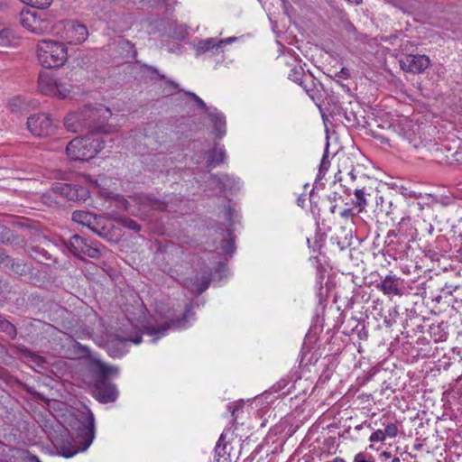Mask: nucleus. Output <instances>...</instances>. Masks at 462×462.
Returning a JSON list of instances; mask_svg holds the SVG:
<instances>
[{
  "label": "nucleus",
  "mask_w": 462,
  "mask_h": 462,
  "mask_svg": "<svg viewBox=\"0 0 462 462\" xmlns=\"http://www.w3.org/2000/svg\"><path fill=\"white\" fill-rule=\"evenodd\" d=\"M383 433L385 437L394 438L397 436L398 428L395 423H389L385 426Z\"/></svg>",
  "instance_id": "39"
},
{
  "label": "nucleus",
  "mask_w": 462,
  "mask_h": 462,
  "mask_svg": "<svg viewBox=\"0 0 462 462\" xmlns=\"http://www.w3.org/2000/svg\"><path fill=\"white\" fill-rule=\"evenodd\" d=\"M355 196L356 199L355 205L359 208V211H362L366 206L364 189H356L355 190Z\"/></svg>",
  "instance_id": "35"
},
{
  "label": "nucleus",
  "mask_w": 462,
  "mask_h": 462,
  "mask_svg": "<svg viewBox=\"0 0 462 462\" xmlns=\"http://www.w3.org/2000/svg\"><path fill=\"white\" fill-rule=\"evenodd\" d=\"M121 341H129L134 344H139L142 342V333L135 332L134 334H129L120 339Z\"/></svg>",
  "instance_id": "40"
},
{
  "label": "nucleus",
  "mask_w": 462,
  "mask_h": 462,
  "mask_svg": "<svg viewBox=\"0 0 462 462\" xmlns=\"http://www.w3.org/2000/svg\"><path fill=\"white\" fill-rule=\"evenodd\" d=\"M86 116L83 106L77 111L69 113L64 118V125L66 129L72 133L87 131Z\"/></svg>",
  "instance_id": "13"
},
{
  "label": "nucleus",
  "mask_w": 462,
  "mask_h": 462,
  "mask_svg": "<svg viewBox=\"0 0 462 462\" xmlns=\"http://www.w3.org/2000/svg\"><path fill=\"white\" fill-rule=\"evenodd\" d=\"M299 85L306 91L310 97L314 99L315 93V82L314 79L310 75H305L302 79L299 82Z\"/></svg>",
  "instance_id": "27"
},
{
  "label": "nucleus",
  "mask_w": 462,
  "mask_h": 462,
  "mask_svg": "<svg viewBox=\"0 0 462 462\" xmlns=\"http://www.w3.org/2000/svg\"><path fill=\"white\" fill-rule=\"evenodd\" d=\"M80 348L86 354H89V352H90L89 348L86 346H80Z\"/></svg>",
  "instance_id": "59"
},
{
  "label": "nucleus",
  "mask_w": 462,
  "mask_h": 462,
  "mask_svg": "<svg viewBox=\"0 0 462 462\" xmlns=\"http://www.w3.org/2000/svg\"><path fill=\"white\" fill-rule=\"evenodd\" d=\"M166 83L171 87H173L174 88H179V84L172 81V80H170V79H167L166 80Z\"/></svg>",
  "instance_id": "58"
},
{
  "label": "nucleus",
  "mask_w": 462,
  "mask_h": 462,
  "mask_svg": "<svg viewBox=\"0 0 462 462\" xmlns=\"http://www.w3.org/2000/svg\"><path fill=\"white\" fill-rule=\"evenodd\" d=\"M23 3L29 5V0H21Z\"/></svg>",
  "instance_id": "63"
},
{
  "label": "nucleus",
  "mask_w": 462,
  "mask_h": 462,
  "mask_svg": "<svg viewBox=\"0 0 462 462\" xmlns=\"http://www.w3.org/2000/svg\"><path fill=\"white\" fill-rule=\"evenodd\" d=\"M143 68L151 73V75H155L160 77L161 79H166L165 76L162 74H160L158 69L155 67L144 65Z\"/></svg>",
  "instance_id": "46"
},
{
  "label": "nucleus",
  "mask_w": 462,
  "mask_h": 462,
  "mask_svg": "<svg viewBox=\"0 0 462 462\" xmlns=\"http://www.w3.org/2000/svg\"><path fill=\"white\" fill-rule=\"evenodd\" d=\"M52 0H29V5L39 8L45 9L51 5Z\"/></svg>",
  "instance_id": "38"
},
{
  "label": "nucleus",
  "mask_w": 462,
  "mask_h": 462,
  "mask_svg": "<svg viewBox=\"0 0 462 462\" xmlns=\"http://www.w3.org/2000/svg\"><path fill=\"white\" fill-rule=\"evenodd\" d=\"M224 439H225L224 434H221V435H220V437H219V439H218V441H217V443H220V444H222V442L224 441Z\"/></svg>",
  "instance_id": "61"
},
{
  "label": "nucleus",
  "mask_w": 462,
  "mask_h": 462,
  "mask_svg": "<svg viewBox=\"0 0 462 462\" xmlns=\"http://www.w3.org/2000/svg\"><path fill=\"white\" fill-rule=\"evenodd\" d=\"M385 434L382 430H377L376 431L373 432L369 438V440L371 442H382L385 439Z\"/></svg>",
  "instance_id": "41"
},
{
  "label": "nucleus",
  "mask_w": 462,
  "mask_h": 462,
  "mask_svg": "<svg viewBox=\"0 0 462 462\" xmlns=\"http://www.w3.org/2000/svg\"><path fill=\"white\" fill-rule=\"evenodd\" d=\"M15 240L14 232L8 226L0 224V244H13Z\"/></svg>",
  "instance_id": "28"
},
{
  "label": "nucleus",
  "mask_w": 462,
  "mask_h": 462,
  "mask_svg": "<svg viewBox=\"0 0 462 462\" xmlns=\"http://www.w3.org/2000/svg\"><path fill=\"white\" fill-rule=\"evenodd\" d=\"M402 137L404 142L411 145L414 149H419L423 145V141L420 136L417 135L415 131L412 129L411 123H406L401 128Z\"/></svg>",
  "instance_id": "19"
},
{
  "label": "nucleus",
  "mask_w": 462,
  "mask_h": 462,
  "mask_svg": "<svg viewBox=\"0 0 462 462\" xmlns=\"http://www.w3.org/2000/svg\"><path fill=\"white\" fill-rule=\"evenodd\" d=\"M124 227H126L135 232L141 231V226L134 219L130 217H122L118 221Z\"/></svg>",
  "instance_id": "34"
},
{
  "label": "nucleus",
  "mask_w": 462,
  "mask_h": 462,
  "mask_svg": "<svg viewBox=\"0 0 462 462\" xmlns=\"http://www.w3.org/2000/svg\"><path fill=\"white\" fill-rule=\"evenodd\" d=\"M84 113L89 116H86L87 131L92 134H112L117 131V127L112 124H108L112 112L109 108L102 105L83 106Z\"/></svg>",
  "instance_id": "4"
},
{
  "label": "nucleus",
  "mask_w": 462,
  "mask_h": 462,
  "mask_svg": "<svg viewBox=\"0 0 462 462\" xmlns=\"http://www.w3.org/2000/svg\"><path fill=\"white\" fill-rule=\"evenodd\" d=\"M28 130L35 136H48L54 132L55 125L46 114H35L27 119Z\"/></svg>",
  "instance_id": "8"
},
{
  "label": "nucleus",
  "mask_w": 462,
  "mask_h": 462,
  "mask_svg": "<svg viewBox=\"0 0 462 462\" xmlns=\"http://www.w3.org/2000/svg\"><path fill=\"white\" fill-rule=\"evenodd\" d=\"M37 58L43 68L61 67L68 59V49L63 42L54 40H41L37 43Z\"/></svg>",
  "instance_id": "2"
},
{
  "label": "nucleus",
  "mask_w": 462,
  "mask_h": 462,
  "mask_svg": "<svg viewBox=\"0 0 462 462\" xmlns=\"http://www.w3.org/2000/svg\"><path fill=\"white\" fill-rule=\"evenodd\" d=\"M193 315L194 313L192 311V307L187 306L185 309V312L180 318L170 319L164 322L163 324L158 326L150 324L146 325L144 326L143 332L150 336H155V337L152 339V342H155L158 338L164 336L170 328H184L187 324L188 318Z\"/></svg>",
  "instance_id": "6"
},
{
  "label": "nucleus",
  "mask_w": 462,
  "mask_h": 462,
  "mask_svg": "<svg viewBox=\"0 0 462 462\" xmlns=\"http://www.w3.org/2000/svg\"><path fill=\"white\" fill-rule=\"evenodd\" d=\"M454 292L453 303H457L458 307H462V288L455 287Z\"/></svg>",
  "instance_id": "44"
},
{
  "label": "nucleus",
  "mask_w": 462,
  "mask_h": 462,
  "mask_svg": "<svg viewBox=\"0 0 462 462\" xmlns=\"http://www.w3.org/2000/svg\"><path fill=\"white\" fill-rule=\"evenodd\" d=\"M211 278L209 275H194L193 277L187 278L184 281V287L191 292H196L198 295L204 292L209 286Z\"/></svg>",
  "instance_id": "15"
},
{
  "label": "nucleus",
  "mask_w": 462,
  "mask_h": 462,
  "mask_svg": "<svg viewBox=\"0 0 462 462\" xmlns=\"http://www.w3.org/2000/svg\"><path fill=\"white\" fill-rule=\"evenodd\" d=\"M93 394L99 402L108 403L116 400L118 392L113 383L102 377L95 379Z\"/></svg>",
  "instance_id": "9"
},
{
  "label": "nucleus",
  "mask_w": 462,
  "mask_h": 462,
  "mask_svg": "<svg viewBox=\"0 0 462 462\" xmlns=\"http://www.w3.org/2000/svg\"><path fill=\"white\" fill-rule=\"evenodd\" d=\"M393 462H399V458L398 457H395Z\"/></svg>",
  "instance_id": "64"
},
{
  "label": "nucleus",
  "mask_w": 462,
  "mask_h": 462,
  "mask_svg": "<svg viewBox=\"0 0 462 462\" xmlns=\"http://www.w3.org/2000/svg\"><path fill=\"white\" fill-rule=\"evenodd\" d=\"M5 271L10 274L23 276L26 275L30 267L24 263L23 261H15L10 256V262L5 265Z\"/></svg>",
  "instance_id": "23"
},
{
  "label": "nucleus",
  "mask_w": 462,
  "mask_h": 462,
  "mask_svg": "<svg viewBox=\"0 0 462 462\" xmlns=\"http://www.w3.org/2000/svg\"><path fill=\"white\" fill-rule=\"evenodd\" d=\"M10 262V256L4 250H0V266L5 268L6 263Z\"/></svg>",
  "instance_id": "47"
},
{
  "label": "nucleus",
  "mask_w": 462,
  "mask_h": 462,
  "mask_svg": "<svg viewBox=\"0 0 462 462\" xmlns=\"http://www.w3.org/2000/svg\"><path fill=\"white\" fill-rule=\"evenodd\" d=\"M326 159H327V156L324 155L323 158H322L320 166H319V177H320L321 174H323L328 169L329 162L326 161Z\"/></svg>",
  "instance_id": "45"
},
{
  "label": "nucleus",
  "mask_w": 462,
  "mask_h": 462,
  "mask_svg": "<svg viewBox=\"0 0 462 462\" xmlns=\"http://www.w3.org/2000/svg\"><path fill=\"white\" fill-rule=\"evenodd\" d=\"M346 1L351 4H355V5H359L362 2V0H346Z\"/></svg>",
  "instance_id": "60"
},
{
  "label": "nucleus",
  "mask_w": 462,
  "mask_h": 462,
  "mask_svg": "<svg viewBox=\"0 0 462 462\" xmlns=\"http://www.w3.org/2000/svg\"><path fill=\"white\" fill-rule=\"evenodd\" d=\"M83 254L93 259H97L101 256V252L97 247L92 246L88 244Z\"/></svg>",
  "instance_id": "37"
},
{
  "label": "nucleus",
  "mask_w": 462,
  "mask_h": 462,
  "mask_svg": "<svg viewBox=\"0 0 462 462\" xmlns=\"http://www.w3.org/2000/svg\"><path fill=\"white\" fill-rule=\"evenodd\" d=\"M20 22L23 27L36 34H44L51 32L52 29L49 23L41 25L42 21L29 11L21 13Z\"/></svg>",
  "instance_id": "14"
},
{
  "label": "nucleus",
  "mask_w": 462,
  "mask_h": 462,
  "mask_svg": "<svg viewBox=\"0 0 462 462\" xmlns=\"http://www.w3.org/2000/svg\"><path fill=\"white\" fill-rule=\"evenodd\" d=\"M341 216L343 217H354L355 214L353 212V209L352 208H346V209H344L342 212H341Z\"/></svg>",
  "instance_id": "53"
},
{
  "label": "nucleus",
  "mask_w": 462,
  "mask_h": 462,
  "mask_svg": "<svg viewBox=\"0 0 462 462\" xmlns=\"http://www.w3.org/2000/svg\"><path fill=\"white\" fill-rule=\"evenodd\" d=\"M345 118H346V123L350 126H355L356 125L358 124L357 119L356 118V116L352 112L350 113V115L346 114Z\"/></svg>",
  "instance_id": "48"
},
{
  "label": "nucleus",
  "mask_w": 462,
  "mask_h": 462,
  "mask_svg": "<svg viewBox=\"0 0 462 462\" xmlns=\"http://www.w3.org/2000/svg\"><path fill=\"white\" fill-rule=\"evenodd\" d=\"M0 329L12 338L15 337L17 335L15 326L2 316H0Z\"/></svg>",
  "instance_id": "31"
},
{
  "label": "nucleus",
  "mask_w": 462,
  "mask_h": 462,
  "mask_svg": "<svg viewBox=\"0 0 462 462\" xmlns=\"http://www.w3.org/2000/svg\"><path fill=\"white\" fill-rule=\"evenodd\" d=\"M88 36L86 25L77 22H67L64 25L63 39L69 44H81Z\"/></svg>",
  "instance_id": "11"
},
{
  "label": "nucleus",
  "mask_w": 462,
  "mask_h": 462,
  "mask_svg": "<svg viewBox=\"0 0 462 462\" xmlns=\"http://www.w3.org/2000/svg\"><path fill=\"white\" fill-rule=\"evenodd\" d=\"M226 160V151L224 147L218 146L217 143L215 144V147L209 152L208 157V165H218L225 162Z\"/></svg>",
  "instance_id": "24"
},
{
  "label": "nucleus",
  "mask_w": 462,
  "mask_h": 462,
  "mask_svg": "<svg viewBox=\"0 0 462 462\" xmlns=\"http://www.w3.org/2000/svg\"><path fill=\"white\" fill-rule=\"evenodd\" d=\"M38 88L42 94L60 99H65L70 94L69 87L58 80L52 74L47 71H41L39 73Z\"/></svg>",
  "instance_id": "5"
},
{
  "label": "nucleus",
  "mask_w": 462,
  "mask_h": 462,
  "mask_svg": "<svg viewBox=\"0 0 462 462\" xmlns=\"http://www.w3.org/2000/svg\"><path fill=\"white\" fill-rule=\"evenodd\" d=\"M9 43V31L4 28H0V46H6Z\"/></svg>",
  "instance_id": "43"
},
{
  "label": "nucleus",
  "mask_w": 462,
  "mask_h": 462,
  "mask_svg": "<svg viewBox=\"0 0 462 462\" xmlns=\"http://www.w3.org/2000/svg\"><path fill=\"white\" fill-rule=\"evenodd\" d=\"M208 116L213 124L216 136L221 139L226 134V117L217 108L208 111Z\"/></svg>",
  "instance_id": "20"
},
{
  "label": "nucleus",
  "mask_w": 462,
  "mask_h": 462,
  "mask_svg": "<svg viewBox=\"0 0 462 462\" xmlns=\"http://www.w3.org/2000/svg\"><path fill=\"white\" fill-rule=\"evenodd\" d=\"M236 40L235 37H230V38H226V39H224V40H218V42H219V46L221 47L224 43H229V42H232Z\"/></svg>",
  "instance_id": "56"
},
{
  "label": "nucleus",
  "mask_w": 462,
  "mask_h": 462,
  "mask_svg": "<svg viewBox=\"0 0 462 462\" xmlns=\"http://www.w3.org/2000/svg\"><path fill=\"white\" fill-rule=\"evenodd\" d=\"M9 0H0V13L8 8Z\"/></svg>",
  "instance_id": "54"
},
{
  "label": "nucleus",
  "mask_w": 462,
  "mask_h": 462,
  "mask_svg": "<svg viewBox=\"0 0 462 462\" xmlns=\"http://www.w3.org/2000/svg\"><path fill=\"white\" fill-rule=\"evenodd\" d=\"M451 286H445L441 289L440 294L435 297V300L437 302H440L442 300H445L448 304L453 303L454 300V289H451Z\"/></svg>",
  "instance_id": "32"
},
{
  "label": "nucleus",
  "mask_w": 462,
  "mask_h": 462,
  "mask_svg": "<svg viewBox=\"0 0 462 462\" xmlns=\"http://www.w3.org/2000/svg\"><path fill=\"white\" fill-rule=\"evenodd\" d=\"M8 105L12 112H18L23 108V102L19 97L13 98Z\"/></svg>",
  "instance_id": "42"
},
{
  "label": "nucleus",
  "mask_w": 462,
  "mask_h": 462,
  "mask_svg": "<svg viewBox=\"0 0 462 462\" xmlns=\"http://www.w3.org/2000/svg\"><path fill=\"white\" fill-rule=\"evenodd\" d=\"M72 220L78 224L88 226L95 233L100 235V232L96 228L97 215L86 210H75L72 213Z\"/></svg>",
  "instance_id": "17"
},
{
  "label": "nucleus",
  "mask_w": 462,
  "mask_h": 462,
  "mask_svg": "<svg viewBox=\"0 0 462 462\" xmlns=\"http://www.w3.org/2000/svg\"><path fill=\"white\" fill-rule=\"evenodd\" d=\"M209 181L213 189H217L219 192L233 189L236 186L235 179L227 174L211 175Z\"/></svg>",
  "instance_id": "18"
},
{
  "label": "nucleus",
  "mask_w": 462,
  "mask_h": 462,
  "mask_svg": "<svg viewBox=\"0 0 462 462\" xmlns=\"http://www.w3.org/2000/svg\"><path fill=\"white\" fill-rule=\"evenodd\" d=\"M25 462H41L38 457L34 455H29L25 458Z\"/></svg>",
  "instance_id": "55"
},
{
  "label": "nucleus",
  "mask_w": 462,
  "mask_h": 462,
  "mask_svg": "<svg viewBox=\"0 0 462 462\" xmlns=\"http://www.w3.org/2000/svg\"><path fill=\"white\" fill-rule=\"evenodd\" d=\"M226 233L227 238L222 239L220 248L226 256L231 257L236 250L235 238L233 237L230 230H226Z\"/></svg>",
  "instance_id": "25"
},
{
  "label": "nucleus",
  "mask_w": 462,
  "mask_h": 462,
  "mask_svg": "<svg viewBox=\"0 0 462 462\" xmlns=\"http://www.w3.org/2000/svg\"><path fill=\"white\" fill-rule=\"evenodd\" d=\"M105 147L102 137L89 135L77 137L70 141L66 147L69 158L74 161H88L94 158Z\"/></svg>",
  "instance_id": "3"
},
{
  "label": "nucleus",
  "mask_w": 462,
  "mask_h": 462,
  "mask_svg": "<svg viewBox=\"0 0 462 462\" xmlns=\"http://www.w3.org/2000/svg\"><path fill=\"white\" fill-rule=\"evenodd\" d=\"M97 370L98 374L96 376V378H107V375L109 374H118V368L116 366H112L109 365H106L105 363H98L97 364Z\"/></svg>",
  "instance_id": "30"
},
{
  "label": "nucleus",
  "mask_w": 462,
  "mask_h": 462,
  "mask_svg": "<svg viewBox=\"0 0 462 462\" xmlns=\"http://www.w3.org/2000/svg\"><path fill=\"white\" fill-rule=\"evenodd\" d=\"M402 281L394 275H387L377 288L386 295H402Z\"/></svg>",
  "instance_id": "16"
},
{
  "label": "nucleus",
  "mask_w": 462,
  "mask_h": 462,
  "mask_svg": "<svg viewBox=\"0 0 462 462\" xmlns=\"http://www.w3.org/2000/svg\"><path fill=\"white\" fill-rule=\"evenodd\" d=\"M77 438L75 444L63 442L59 447V453L64 457H71L79 451H85L95 438V419L92 412L79 415L76 421Z\"/></svg>",
  "instance_id": "1"
},
{
  "label": "nucleus",
  "mask_w": 462,
  "mask_h": 462,
  "mask_svg": "<svg viewBox=\"0 0 462 462\" xmlns=\"http://www.w3.org/2000/svg\"><path fill=\"white\" fill-rule=\"evenodd\" d=\"M401 69L409 73L420 74L430 65V60L427 55H403L400 60Z\"/></svg>",
  "instance_id": "10"
},
{
  "label": "nucleus",
  "mask_w": 462,
  "mask_h": 462,
  "mask_svg": "<svg viewBox=\"0 0 462 462\" xmlns=\"http://www.w3.org/2000/svg\"><path fill=\"white\" fill-rule=\"evenodd\" d=\"M51 191L72 202L86 201L90 196L87 187L69 183H53Z\"/></svg>",
  "instance_id": "7"
},
{
  "label": "nucleus",
  "mask_w": 462,
  "mask_h": 462,
  "mask_svg": "<svg viewBox=\"0 0 462 462\" xmlns=\"http://www.w3.org/2000/svg\"><path fill=\"white\" fill-rule=\"evenodd\" d=\"M64 245L71 254L80 258V255L83 254L88 243L80 236L74 235L69 238L68 242H64Z\"/></svg>",
  "instance_id": "22"
},
{
  "label": "nucleus",
  "mask_w": 462,
  "mask_h": 462,
  "mask_svg": "<svg viewBox=\"0 0 462 462\" xmlns=\"http://www.w3.org/2000/svg\"><path fill=\"white\" fill-rule=\"evenodd\" d=\"M354 462H374V460L372 458L366 459L364 453H357L355 456Z\"/></svg>",
  "instance_id": "50"
},
{
  "label": "nucleus",
  "mask_w": 462,
  "mask_h": 462,
  "mask_svg": "<svg viewBox=\"0 0 462 462\" xmlns=\"http://www.w3.org/2000/svg\"><path fill=\"white\" fill-rule=\"evenodd\" d=\"M16 349L17 353L20 354L22 357L28 361L32 365H35L39 368H44V365L46 364L45 357L31 351L24 346H17Z\"/></svg>",
  "instance_id": "21"
},
{
  "label": "nucleus",
  "mask_w": 462,
  "mask_h": 462,
  "mask_svg": "<svg viewBox=\"0 0 462 462\" xmlns=\"http://www.w3.org/2000/svg\"><path fill=\"white\" fill-rule=\"evenodd\" d=\"M397 234L394 230H390L386 236V243H388V245H391L393 242V238H395Z\"/></svg>",
  "instance_id": "52"
},
{
  "label": "nucleus",
  "mask_w": 462,
  "mask_h": 462,
  "mask_svg": "<svg viewBox=\"0 0 462 462\" xmlns=\"http://www.w3.org/2000/svg\"><path fill=\"white\" fill-rule=\"evenodd\" d=\"M132 199L143 210L163 211L167 208V203L152 194L136 193Z\"/></svg>",
  "instance_id": "12"
},
{
  "label": "nucleus",
  "mask_w": 462,
  "mask_h": 462,
  "mask_svg": "<svg viewBox=\"0 0 462 462\" xmlns=\"http://www.w3.org/2000/svg\"><path fill=\"white\" fill-rule=\"evenodd\" d=\"M349 175H350V177H351V179H352V180H356V176H355V174L353 173V171H351V172L349 173Z\"/></svg>",
  "instance_id": "62"
},
{
  "label": "nucleus",
  "mask_w": 462,
  "mask_h": 462,
  "mask_svg": "<svg viewBox=\"0 0 462 462\" xmlns=\"http://www.w3.org/2000/svg\"><path fill=\"white\" fill-rule=\"evenodd\" d=\"M219 42L217 38H208L201 40L197 44V51L199 53H205L214 48H218Z\"/></svg>",
  "instance_id": "26"
},
{
  "label": "nucleus",
  "mask_w": 462,
  "mask_h": 462,
  "mask_svg": "<svg viewBox=\"0 0 462 462\" xmlns=\"http://www.w3.org/2000/svg\"><path fill=\"white\" fill-rule=\"evenodd\" d=\"M336 76L346 79L350 77V71L346 68H342L341 70L336 74Z\"/></svg>",
  "instance_id": "51"
},
{
  "label": "nucleus",
  "mask_w": 462,
  "mask_h": 462,
  "mask_svg": "<svg viewBox=\"0 0 462 462\" xmlns=\"http://www.w3.org/2000/svg\"><path fill=\"white\" fill-rule=\"evenodd\" d=\"M184 93H185V95L189 97L199 108L205 110L207 113H208V111H211L213 109V108L207 106L206 103L195 93H193L191 91H184Z\"/></svg>",
  "instance_id": "36"
},
{
  "label": "nucleus",
  "mask_w": 462,
  "mask_h": 462,
  "mask_svg": "<svg viewBox=\"0 0 462 462\" xmlns=\"http://www.w3.org/2000/svg\"><path fill=\"white\" fill-rule=\"evenodd\" d=\"M23 300L32 307H40L44 301V297L37 291L26 292L23 295Z\"/></svg>",
  "instance_id": "29"
},
{
  "label": "nucleus",
  "mask_w": 462,
  "mask_h": 462,
  "mask_svg": "<svg viewBox=\"0 0 462 462\" xmlns=\"http://www.w3.org/2000/svg\"><path fill=\"white\" fill-rule=\"evenodd\" d=\"M225 448V445L217 443L215 448L216 456H217L218 457H222L226 454Z\"/></svg>",
  "instance_id": "49"
},
{
  "label": "nucleus",
  "mask_w": 462,
  "mask_h": 462,
  "mask_svg": "<svg viewBox=\"0 0 462 462\" xmlns=\"http://www.w3.org/2000/svg\"><path fill=\"white\" fill-rule=\"evenodd\" d=\"M42 254L46 260H52L51 254L48 253L46 250L42 249Z\"/></svg>",
  "instance_id": "57"
},
{
  "label": "nucleus",
  "mask_w": 462,
  "mask_h": 462,
  "mask_svg": "<svg viewBox=\"0 0 462 462\" xmlns=\"http://www.w3.org/2000/svg\"><path fill=\"white\" fill-rule=\"evenodd\" d=\"M306 74L304 73V69L300 66H295L291 69V72L289 73V79L296 82L299 84V82L302 79V78Z\"/></svg>",
  "instance_id": "33"
}]
</instances>
